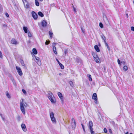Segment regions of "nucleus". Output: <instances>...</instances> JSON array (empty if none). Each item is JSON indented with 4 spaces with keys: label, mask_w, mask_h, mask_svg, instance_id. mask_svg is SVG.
I'll return each mask as SVG.
<instances>
[{
    "label": "nucleus",
    "mask_w": 134,
    "mask_h": 134,
    "mask_svg": "<svg viewBox=\"0 0 134 134\" xmlns=\"http://www.w3.org/2000/svg\"><path fill=\"white\" fill-rule=\"evenodd\" d=\"M27 106V104L25 102L24 103L23 102H20V110L24 115H25L26 113L24 107H26Z\"/></svg>",
    "instance_id": "nucleus-1"
},
{
    "label": "nucleus",
    "mask_w": 134,
    "mask_h": 134,
    "mask_svg": "<svg viewBox=\"0 0 134 134\" xmlns=\"http://www.w3.org/2000/svg\"><path fill=\"white\" fill-rule=\"evenodd\" d=\"M49 95L48 97L49 99L50 100L51 102L52 103H54L55 102V99L53 97L52 93L50 91H49L48 92Z\"/></svg>",
    "instance_id": "nucleus-2"
},
{
    "label": "nucleus",
    "mask_w": 134,
    "mask_h": 134,
    "mask_svg": "<svg viewBox=\"0 0 134 134\" xmlns=\"http://www.w3.org/2000/svg\"><path fill=\"white\" fill-rule=\"evenodd\" d=\"M93 126L92 122L91 121H90L88 125V126L90 131L91 134H93L94 133V131L93 130Z\"/></svg>",
    "instance_id": "nucleus-3"
},
{
    "label": "nucleus",
    "mask_w": 134,
    "mask_h": 134,
    "mask_svg": "<svg viewBox=\"0 0 134 134\" xmlns=\"http://www.w3.org/2000/svg\"><path fill=\"white\" fill-rule=\"evenodd\" d=\"M92 54L94 58V59L95 62L97 63H99V59L97 54H96L95 53H92Z\"/></svg>",
    "instance_id": "nucleus-4"
},
{
    "label": "nucleus",
    "mask_w": 134,
    "mask_h": 134,
    "mask_svg": "<svg viewBox=\"0 0 134 134\" xmlns=\"http://www.w3.org/2000/svg\"><path fill=\"white\" fill-rule=\"evenodd\" d=\"M16 68L18 74L20 76H22L23 74L20 68L17 66H16Z\"/></svg>",
    "instance_id": "nucleus-5"
},
{
    "label": "nucleus",
    "mask_w": 134,
    "mask_h": 134,
    "mask_svg": "<svg viewBox=\"0 0 134 134\" xmlns=\"http://www.w3.org/2000/svg\"><path fill=\"white\" fill-rule=\"evenodd\" d=\"M32 14L33 18L34 19L36 20L37 19L38 15L35 12L32 11Z\"/></svg>",
    "instance_id": "nucleus-6"
},
{
    "label": "nucleus",
    "mask_w": 134,
    "mask_h": 134,
    "mask_svg": "<svg viewBox=\"0 0 134 134\" xmlns=\"http://www.w3.org/2000/svg\"><path fill=\"white\" fill-rule=\"evenodd\" d=\"M58 95L60 98L62 103L63 104V99L62 94L60 92H58Z\"/></svg>",
    "instance_id": "nucleus-7"
},
{
    "label": "nucleus",
    "mask_w": 134,
    "mask_h": 134,
    "mask_svg": "<svg viewBox=\"0 0 134 134\" xmlns=\"http://www.w3.org/2000/svg\"><path fill=\"white\" fill-rule=\"evenodd\" d=\"M25 8L26 9L29 8L30 7V6L28 1L25 2L24 3Z\"/></svg>",
    "instance_id": "nucleus-8"
},
{
    "label": "nucleus",
    "mask_w": 134,
    "mask_h": 134,
    "mask_svg": "<svg viewBox=\"0 0 134 134\" xmlns=\"http://www.w3.org/2000/svg\"><path fill=\"white\" fill-rule=\"evenodd\" d=\"M71 120L72 122H73V123H72V127L73 129H74L76 127V123L75 120L73 118H72Z\"/></svg>",
    "instance_id": "nucleus-9"
},
{
    "label": "nucleus",
    "mask_w": 134,
    "mask_h": 134,
    "mask_svg": "<svg viewBox=\"0 0 134 134\" xmlns=\"http://www.w3.org/2000/svg\"><path fill=\"white\" fill-rule=\"evenodd\" d=\"M42 26L43 27H45L47 24L46 21L45 20H43L41 23Z\"/></svg>",
    "instance_id": "nucleus-10"
},
{
    "label": "nucleus",
    "mask_w": 134,
    "mask_h": 134,
    "mask_svg": "<svg viewBox=\"0 0 134 134\" xmlns=\"http://www.w3.org/2000/svg\"><path fill=\"white\" fill-rule=\"evenodd\" d=\"M92 98L94 99L95 101L97 100V94L96 93H94L93 94Z\"/></svg>",
    "instance_id": "nucleus-11"
},
{
    "label": "nucleus",
    "mask_w": 134,
    "mask_h": 134,
    "mask_svg": "<svg viewBox=\"0 0 134 134\" xmlns=\"http://www.w3.org/2000/svg\"><path fill=\"white\" fill-rule=\"evenodd\" d=\"M21 127L23 130L24 131L26 132V129L25 125L24 124H22L21 125Z\"/></svg>",
    "instance_id": "nucleus-12"
},
{
    "label": "nucleus",
    "mask_w": 134,
    "mask_h": 134,
    "mask_svg": "<svg viewBox=\"0 0 134 134\" xmlns=\"http://www.w3.org/2000/svg\"><path fill=\"white\" fill-rule=\"evenodd\" d=\"M11 43L13 44H17V42L14 38H13L12 40Z\"/></svg>",
    "instance_id": "nucleus-13"
},
{
    "label": "nucleus",
    "mask_w": 134,
    "mask_h": 134,
    "mask_svg": "<svg viewBox=\"0 0 134 134\" xmlns=\"http://www.w3.org/2000/svg\"><path fill=\"white\" fill-rule=\"evenodd\" d=\"M94 48L97 52H100V50L97 45H95L94 46Z\"/></svg>",
    "instance_id": "nucleus-14"
},
{
    "label": "nucleus",
    "mask_w": 134,
    "mask_h": 134,
    "mask_svg": "<svg viewBox=\"0 0 134 134\" xmlns=\"http://www.w3.org/2000/svg\"><path fill=\"white\" fill-rule=\"evenodd\" d=\"M51 120L53 124H56V121L55 119V117L51 118Z\"/></svg>",
    "instance_id": "nucleus-15"
},
{
    "label": "nucleus",
    "mask_w": 134,
    "mask_h": 134,
    "mask_svg": "<svg viewBox=\"0 0 134 134\" xmlns=\"http://www.w3.org/2000/svg\"><path fill=\"white\" fill-rule=\"evenodd\" d=\"M23 29L25 33H26L28 32V29L27 27L24 26L23 27Z\"/></svg>",
    "instance_id": "nucleus-16"
},
{
    "label": "nucleus",
    "mask_w": 134,
    "mask_h": 134,
    "mask_svg": "<svg viewBox=\"0 0 134 134\" xmlns=\"http://www.w3.org/2000/svg\"><path fill=\"white\" fill-rule=\"evenodd\" d=\"M101 36L102 39L104 40V42H106V37L104 36L103 34H102V35Z\"/></svg>",
    "instance_id": "nucleus-17"
},
{
    "label": "nucleus",
    "mask_w": 134,
    "mask_h": 134,
    "mask_svg": "<svg viewBox=\"0 0 134 134\" xmlns=\"http://www.w3.org/2000/svg\"><path fill=\"white\" fill-rule=\"evenodd\" d=\"M53 49L54 53L56 54H57V52L56 50V48L54 46H53Z\"/></svg>",
    "instance_id": "nucleus-18"
},
{
    "label": "nucleus",
    "mask_w": 134,
    "mask_h": 134,
    "mask_svg": "<svg viewBox=\"0 0 134 134\" xmlns=\"http://www.w3.org/2000/svg\"><path fill=\"white\" fill-rule=\"evenodd\" d=\"M49 115L51 119L54 117V114L53 112L50 113Z\"/></svg>",
    "instance_id": "nucleus-19"
},
{
    "label": "nucleus",
    "mask_w": 134,
    "mask_h": 134,
    "mask_svg": "<svg viewBox=\"0 0 134 134\" xmlns=\"http://www.w3.org/2000/svg\"><path fill=\"white\" fill-rule=\"evenodd\" d=\"M32 51L33 53L35 54H36L37 53V52L36 49L35 48H34L32 49Z\"/></svg>",
    "instance_id": "nucleus-20"
},
{
    "label": "nucleus",
    "mask_w": 134,
    "mask_h": 134,
    "mask_svg": "<svg viewBox=\"0 0 134 134\" xmlns=\"http://www.w3.org/2000/svg\"><path fill=\"white\" fill-rule=\"evenodd\" d=\"M38 15L41 17H43L44 16L43 14L41 12H39L38 13Z\"/></svg>",
    "instance_id": "nucleus-21"
},
{
    "label": "nucleus",
    "mask_w": 134,
    "mask_h": 134,
    "mask_svg": "<svg viewBox=\"0 0 134 134\" xmlns=\"http://www.w3.org/2000/svg\"><path fill=\"white\" fill-rule=\"evenodd\" d=\"M35 3L36 5L37 6H39V3L37 0H35Z\"/></svg>",
    "instance_id": "nucleus-22"
},
{
    "label": "nucleus",
    "mask_w": 134,
    "mask_h": 134,
    "mask_svg": "<svg viewBox=\"0 0 134 134\" xmlns=\"http://www.w3.org/2000/svg\"><path fill=\"white\" fill-rule=\"evenodd\" d=\"M104 43L105 44V46H107L108 49V51H110V49L108 44L106 42H104Z\"/></svg>",
    "instance_id": "nucleus-23"
},
{
    "label": "nucleus",
    "mask_w": 134,
    "mask_h": 134,
    "mask_svg": "<svg viewBox=\"0 0 134 134\" xmlns=\"http://www.w3.org/2000/svg\"><path fill=\"white\" fill-rule=\"evenodd\" d=\"M6 94L8 98H10V96L8 91L6 92Z\"/></svg>",
    "instance_id": "nucleus-24"
},
{
    "label": "nucleus",
    "mask_w": 134,
    "mask_h": 134,
    "mask_svg": "<svg viewBox=\"0 0 134 134\" xmlns=\"http://www.w3.org/2000/svg\"><path fill=\"white\" fill-rule=\"evenodd\" d=\"M128 69V67L127 66L125 65L123 68V70L125 71H126Z\"/></svg>",
    "instance_id": "nucleus-25"
},
{
    "label": "nucleus",
    "mask_w": 134,
    "mask_h": 134,
    "mask_svg": "<svg viewBox=\"0 0 134 134\" xmlns=\"http://www.w3.org/2000/svg\"><path fill=\"white\" fill-rule=\"evenodd\" d=\"M36 62L37 63L38 65H41V62L40 60V59H39L38 60H37L36 61Z\"/></svg>",
    "instance_id": "nucleus-26"
},
{
    "label": "nucleus",
    "mask_w": 134,
    "mask_h": 134,
    "mask_svg": "<svg viewBox=\"0 0 134 134\" xmlns=\"http://www.w3.org/2000/svg\"><path fill=\"white\" fill-rule=\"evenodd\" d=\"M69 84L70 86L72 87H74V85L72 81H69Z\"/></svg>",
    "instance_id": "nucleus-27"
},
{
    "label": "nucleus",
    "mask_w": 134,
    "mask_h": 134,
    "mask_svg": "<svg viewBox=\"0 0 134 134\" xmlns=\"http://www.w3.org/2000/svg\"><path fill=\"white\" fill-rule=\"evenodd\" d=\"M20 63L22 66H25V64L24 61L23 60H21L20 61Z\"/></svg>",
    "instance_id": "nucleus-28"
},
{
    "label": "nucleus",
    "mask_w": 134,
    "mask_h": 134,
    "mask_svg": "<svg viewBox=\"0 0 134 134\" xmlns=\"http://www.w3.org/2000/svg\"><path fill=\"white\" fill-rule=\"evenodd\" d=\"M59 65L60 67L62 69H63L64 68V65L62 64L61 63Z\"/></svg>",
    "instance_id": "nucleus-29"
},
{
    "label": "nucleus",
    "mask_w": 134,
    "mask_h": 134,
    "mask_svg": "<svg viewBox=\"0 0 134 134\" xmlns=\"http://www.w3.org/2000/svg\"><path fill=\"white\" fill-rule=\"evenodd\" d=\"M88 76L89 77V79L90 81H92V79L91 78V76L90 75H89Z\"/></svg>",
    "instance_id": "nucleus-30"
},
{
    "label": "nucleus",
    "mask_w": 134,
    "mask_h": 134,
    "mask_svg": "<svg viewBox=\"0 0 134 134\" xmlns=\"http://www.w3.org/2000/svg\"><path fill=\"white\" fill-rule=\"evenodd\" d=\"M28 35L29 37H31L32 36V34L29 31L28 32Z\"/></svg>",
    "instance_id": "nucleus-31"
},
{
    "label": "nucleus",
    "mask_w": 134,
    "mask_h": 134,
    "mask_svg": "<svg viewBox=\"0 0 134 134\" xmlns=\"http://www.w3.org/2000/svg\"><path fill=\"white\" fill-rule=\"evenodd\" d=\"M53 34V33L51 31H49V35L51 37H52Z\"/></svg>",
    "instance_id": "nucleus-32"
},
{
    "label": "nucleus",
    "mask_w": 134,
    "mask_h": 134,
    "mask_svg": "<svg viewBox=\"0 0 134 134\" xmlns=\"http://www.w3.org/2000/svg\"><path fill=\"white\" fill-rule=\"evenodd\" d=\"M17 119L18 121H19L20 120V117L18 115L17 117Z\"/></svg>",
    "instance_id": "nucleus-33"
},
{
    "label": "nucleus",
    "mask_w": 134,
    "mask_h": 134,
    "mask_svg": "<svg viewBox=\"0 0 134 134\" xmlns=\"http://www.w3.org/2000/svg\"><path fill=\"white\" fill-rule=\"evenodd\" d=\"M99 26L101 28H102L103 27V24L101 23H99Z\"/></svg>",
    "instance_id": "nucleus-34"
},
{
    "label": "nucleus",
    "mask_w": 134,
    "mask_h": 134,
    "mask_svg": "<svg viewBox=\"0 0 134 134\" xmlns=\"http://www.w3.org/2000/svg\"><path fill=\"white\" fill-rule=\"evenodd\" d=\"M50 42V41H46L45 42L46 44V45L48 44Z\"/></svg>",
    "instance_id": "nucleus-35"
},
{
    "label": "nucleus",
    "mask_w": 134,
    "mask_h": 134,
    "mask_svg": "<svg viewBox=\"0 0 134 134\" xmlns=\"http://www.w3.org/2000/svg\"><path fill=\"white\" fill-rule=\"evenodd\" d=\"M104 131L105 133H106L107 132V130L105 128H104Z\"/></svg>",
    "instance_id": "nucleus-36"
},
{
    "label": "nucleus",
    "mask_w": 134,
    "mask_h": 134,
    "mask_svg": "<svg viewBox=\"0 0 134 134\" xmlns=\"http://www.w3.org/2000/svg\"><path fill=\"white\" fill-rule=\"evenodd\" d=\"M81 126H82V128L83 129V130L84 131H85V129L84 128V125L82 124H81Z\"/></svg>",
    "instance_id": "nucleus-37"
},
{
    "label": "nucleus",
    "mask_w": 134,
    "mask_h": 134,
    "mask_svg": "<svg viewBox=\"0 0 134 134\" xmlns=\"http://www.w3.org/2000/svg\"><path fill=\"white\" fill-rule=\"evenodd\" d=\"M2 26L4 27H6L7 26L6 24H2Z\"/></svg>",
    "instance_id": "nucleus-38"
},
{
    "label": "nucleus",
    "mask_w": 134,
    "mask_h": 134,
    "mask_svg": "<svg viewBox=\"0 0 134 134\" xmlns=\"http://www.w3.org/2000/svg\"><path fill=\"white\" fill-rule=\"evenodd\" d=\"M3 57L2 53L1 51H0V58H2Z\"/></svg>",
    "instance_id": "nucleus-39"
},
{
    "label": "nucleus",
    "mask_w": 134,
    "mask_h": 134,
    "mask_svg": "<svg viewBox=\"0 0 134 134\" xmlns=\"http://www.w3.org/2000/svg\"><path fill=\"white\" fill-rule=\"evenodd\" d=\"M22 91L24 94H25L26 93V91L24 89H23L22 90Z\"/></svg>",
    "instance_id": "nucleus-40"
},
{
    "label": "nucleus",
    "mask_w": 134,
    "mask_h": 134,
    "mask_svg": "<svg viewBox=\"0 0 134 134\" xmlns=\"http://www.w3.org/2000/svg\"><path fill=\"white\" fill-rule=\"evenodd\" d=\"M68 52V50L67 49H65L64 51V53L66 55Z\"/></svg>",
    "instance_id": "nucleus-41"
},
{
    "label": "nucleus",
    "mask_w": 134,
    "mask_h": 134,
    "mask_svg": "<svg viewBox=\"0 0 134 134\" xmlns=\"http://www.w3.org/2000/svg\"><path fill=\"white\" fill-rule=\"evenodd\" d=\"M118 62L119 64L120 65V61L119 60V59H118Z\"/></svg>",
    "instance_id": "nucleus-42"
},
{
    "label": "nucleus",
    "mask_w": 134,
    "mask_h": 134,
    "mask_svg": "<svg viewBox=\"0 0 134 134\" xmlns=\"http://www.w3.org/2000/svg\"><path fill=\"white\" fill-rule=\"evenodd\" d=\"M131 30L132 31H134V27L132 26L131 27Z\"/></svg>",
    "instance_id": "nucleus-43"
},
{
    "label": "nucleus",
    "mask_w": 134,
    "mask_h": 134,
    "mask_svg": "<svg viewBox=\"0 0 134 134\" xmlns=\"http://www.w3.org/2000/svg\"><path fill=\"white\" fill-rule=\"evenodd\" d=\"M109 131L110 133H111V134L112 133V131L111 129H109Z\"/></svg>",
    "instance_id": "nucleus-44"
},
{
    "label": "nucleus",
    "mask_w": 134,
    "mask_h": 134,
    "mask_svg": "<svg viewBox=\"0 0 134 134\" xmlns=\"http://www.w3.org/2000/svg\"><path fill=\"white\" fill-rule=\"evenodd\" d=\"M121 63H122L124 65H125V61H123L121 62Z\"/></svg>",
    "instance_id": "nucleus-45"
},
{
    "label": "nucleus",
    "mask_w": 134,
    "mask_h": 134,
    "mask_svg": "<svg viewBox=\"0 0 134 134\" xmlns=\"http://www.w3.org/2000/svg\"><path fill=\"white\" fill-rule=\"evenodd\" d=\"M35 59L36 61H37V60H38L39 59H40V58L38 57H35Z\"/></svg>",
    "instance_id": "nucleus-46"
},
{
    "label": "nucleus",
    "mask_w": 134,
    "mask_h": 134,
    "mask_svg": "<svg viewBox=\"0 0 134 134\" xmlns=\"http://www.w3.org/2000/svg\"><path fill=\"white\" fill-rule=\"evenodd\" d=\"M5 15L7 17H9V16L8 14L7 13H5Z\"/></svg>",
    "instance_id": "nucleus-47"
},
{
    "label": "nucleus",
    "mask_w": 134,
    "mask_h": 134,
    "mask_svg": "<svg viewBox=\"0 0 134 134\" xmlns=\"http://www.w3.org/2000/svg\"><path fill=\"white\" fill-rule=\"evenodd\" d=\"M56 60L58 62V63L59 65L61 63L59 62L58 60L57 59H56Z\"/></svg>",
    "instance_id": "nucleus-48"
},
{
    "label": "nucleus",
    "mask_w": 134,
    "mask_h": 134,
    "mask_svg": "<svg viewBox=\"0 0 134 134\" xmlns=\"http://www.w3.org/2000/svg\"><path fill=\"white\" fill-rule=\"evenodd\" d=\"M73 9H74V11L75 12H76V9L74 7V6H73Z\"/></svg>",
    "instance_id": "nucleus-49"
},
{
    "label": "nucleus",
    "mask_w": 134,
    "mask_h": 134,
    "mask_svg": "<svg viewBox=\"0 0 134 134\" xmlns=\"http://www.w3.org/2000/svg\"><path fill=\"white\" fill-rule=\"evenodd\" d=\"M22 1H23V3H25L24 1H25V2H27V0H22Z\"/></svg>",
    "instance_id": "nucleus-50"
},
{
    "label": "nucleus",
    "mask_w": 134,
    "mask_h": 134,
    "mask_svg": "<svg viewBox=\"0 0 134 134\" xmlns=\"http://www.w3.org/2000/svg\"><path fill=\"white\" fill-rule=\"evenodd\" d=\"M12 82L14 85H15V84L16 83H15V80L13 81Z\"/></svg>",
    "instance_id": "nucleus-51"
},
{
    "label": "nucleus",
    "mask_w": 134,
    "mask_h": 134,
    "mask_svg": "<svg viewBox=\"0 0 134 134\" xmlns=\"http://www.w3.org/2000/svg\"><path fill=\"white\" fill-rule=\"evenodd\" d=\"M81 29L82 30V31L83 32V33H84V30H83V29L82 28H81Z\"/></svg>",
    "instance_id": "nucleus-52"
},
{
    "label": "nucleus",
    "mask_w": 134,
    "mask_h": 134,
    "mask_svg": "<svg viewBox=\"0 0 134 134\" xmlns=\"http://www.w3.org/2000/svg\"><path fill=\"white\" fill-rule=\"evenodd\" d=\"M11 79L12 82L14 80V79L13 78H12Z\"/></svg>",
    "instance_id": "nucleus-53"
},
{
    "label": "nucleus",
    "mask_w": 134,
    "mask_h": 134,
    "mask_svg": "<svg viewBox=\"0 0 134 134\" xmlns=\"http://www.w3.org/2000/svg\"><path fill=\"white\" fill-rule=\"evenodd\" d=\"M11 79L12 82L14 80V79L13 78H12Z\"/></svg>",
    "instance_id": "nucleus-54"
},
{
    "label": "nucleus",
    "mask_w": 134,
    "mask_h": 134,
    "mask_svg": "<svg viewBox=\"0 0 134 134\" xmlns=\"http://www.w3.org/2000/svg\"><path fill=\"white\" fill-rule=\"evenodd\" d=\"M11 79L12 82L14 80V79L13 78H12Z\"/></svg>",
    "instance_id": "nucleus-55"
},
{
    "label": "nucleus",
    "mask_w": 134,
    "mask_h": 134,
    "mask_svg": "<svg viewBox=\"0 0 134 134\" xmlns=\"http://www.w3.org/2000/svg\"><path fill=\"white\" fill-rule=\"evenodd\" d=\"M1 118H2V119H3V121H4V120H5L4 118L3 117V116H2V117Z\"/></svg>",
    "instance_id": "nucleus-56"
},
{
    "label": "nucleus",
    "mask_w": 134,
    "mask_h": 134,
    "mask_svg": "<svg viewBox=\"0 0 134 134\" xmlns=\"http://www.w3.org/2000/svg\"><path fill=\"white\" fill-rule=\"evenodd\" d=\"M95 103L96 104H97V100L95 101Z\"/></svg>",
    "instance_id": "nucleus-57"
},
{
    "label": "nucleus",
    "mask_w": 134,
    "mask_h": 134,
    "mask_svg": "<svg viewBox=\"0 0 134 134\" xmlns=\"http://www.w3.org/2000/svg\"><path fill=\"white\" fill-rule=\"evenodd\" d=\"M56 44V43H53V45H55Z\"/></svg>",
    "instance_id": "nucleus-58"
},
{
    "label": "nucleus",
    "mask_w": 134,
    "mask_h": 134,
    "mask_svg": "<svg viewBox=\"0 0 134 134\" xmlns=\"http://www.w3.org/2000/svg\"><path fill=\"white\" fill-rule=\"evenodd\" d=\"M129 132H126L125 133V134H128Z\"/></svg>",
    "instance_id": "nucleus-59"
},
{
    "label": "nucleus",
    "mask_w": 134,
    "mask_h": 134,
    "mask_svg": "<svg viewBox=\"0 0 134 134\" xmlns=\"http://www.w3.org/2000/svg\"><path fill=\"white\" fill-rule=\"evenodd\" d=\"M0 116L1 117H2V114H0Z\"/></svg>",
    "instance_id": "nucleus-60"
},
{
    "label": "nucleus",
    "mask_w": 134,
    "mask_h": 134,
    "mask_svg": "<svg viewBox=\"0 0 134 134\" xmlns=\"http://www.w3.org/2000/svg\"><path fill=\"white\" fill-rule=\"evenodd\" d=\"M126 15L127 16V17L128 18V15L127 14H126Z\"/></svg>",
    "instance_id": "nucleus-61"
},
{
    "label": "nucleus",
    "mask_w": 134,
    "mask_h": 134,
    "mask_svg": "<svg viewBox=\"0 0 134 134\" xmlns=\"http://www.w3.org/2000/svg\"><path fill=\"white\" fill-rule=\"evenodd\" d=\"M61 74H61V73H59V75H61Z\"/></svg>",
    "instance_id": "nucleus-62"
},
{
    "label": "nucleus",
    "mask_w": 134,
    "mask_h": 134,
    "mask_svg": "<svg viewBox=\"0 0 134 134\" xmlns=\"http://www.w3.org/2000/svg\"><path fill=\"white\" fill-rule=\"evenodd\" d=\"M40 0V1H41V2L42 1H43V0Z\"/></svg>",
    "instance_id": "nucleus-63"
},
{
    "label": "nucleus",
    "mask_w": 134,
    "mask_h": 134,
    "mask_svg": "<svg viewBox=\"0 0 134 134\" xmlns=\"http://www.w3.org/2000/svg\"><path fill=\"white\" fill-rule=\"evenodd\" d=\"M129 134H132V133H130Z\"/></svg>",
    "instance_id": "nucleus-64"
}]
</instances>
